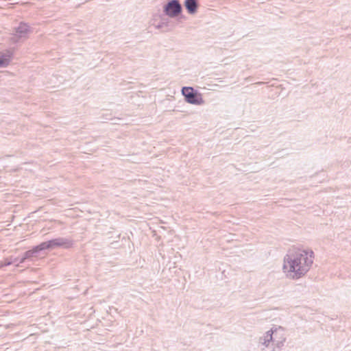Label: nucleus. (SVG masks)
Segmentation results:
<instances>
[{
	"instance_id": "5",
	"label": "nucleus",
	"mask_w": 351,
	"mask_h": 351,
	"mask_svg": "<svg viewBox=\"0 0 351 351\" xmlns=\"http://www.w3.org/2000/svg\"><path fill=\"white\" fill-rule=\"evenodd\" d=\"M165 14L171 17L177 16L182 12V6L178 0H171L164 7Z\"/></svg>"
},
{
	"instance_id": "10",
	"label": "nucleus",
	"mask_w": 351,
	"mask_h": 351,
	"mask_svg": "<svg viewBox=\"0 0 351 351\" xmlns=\"http://www.w3.org/2000/svg\"><path fill=\"white\" fill-rule=\"evenodd\" d=\"M12 52L7 51L5 53H0V68L7 66L12 57Z\"/></svg>"
},
{
	"instance_id": "1",
	"label": "nucleus",
	"mask_w": 351,
	"mask_h": 351,
	"mask_svg": "<svg viewBox=\"0 0 351 351\" xmlns=\"http://www.w3.org/2000/svg\"><path fill=\"white\" fill-rule=\"evenodd\" d=\"M313 261L312 250L292 248L284 257L283 270L288 278L298 280L310 270Z\"/></svg>"
},
{
	"instance_id": "6",
	"label": "nucleus",
	"mask_w": 351,
	"mask_h": 351,
	"mask_svg": "<svg viewBox=\"0 0 351 351\" xmlns=\"http://www.w3.org/2000/svg\"><path fill=\"white\" fill-rule=\"evenodd\" d=\"M42 249H40V244L36 247H34L32 250H28L25 252L23 256L19 260V263L16 264V267H19L20 264L23 263L26 259H29L34 256V255L38 253L40 251H42Z\"/></svg>"
},
{
	"instance_id": "4",
	"label": "nucleus",
	"mask_w": 351,
	"mask_h": 351,
	"mask_svg": "<svg viewBox=\"0 0 351 351\" xmlns=\"http://www.w3.org/2000/svg\"><path fill=\"white\" fill-rule=\"evenodd\" d=\"M14 33L10 38L12 43H18L24 40L27 38V34L29 33V27L26 23H21L20 25L15 27Z\"/></svg>"
},
{
	"instance_id": "13",
	"label": "nucleus",
	"mask_w": 351,
	"mask_h": 351,
	"mask_svg": "<svg viewBox=\"0 0 351 351\" xmlns=\"http://www.w3.org/2000/svg\"><path fill=\"white\" fill-rule=\"evenodd\" d=\"M5 261H13L12 262V264L13 263H19V258H12V257H10V258H7L5 259Z\"/></svg>"
},
{
	"instance_id": "7",
	"label": "nucleus",
	"mask_w": 351,
	"mask_h": 351,
	"mask_svg": "<svg viewBox=\"0 0 351 351\" xmlns=\"http://www.w3.org/2000/svg\"><path fill=\"white\" fill-rule=\"evenodd\" d=\"M184 4L189 14H193L197 12L198 7L197 0H185Z\"/></svg>"
},
{
	"instance_id": "2",
	"label": "nucleus",
	"mask_w": 351,
	"mask_h": 351,
	"mask_svg": "<svg viewBox=\"0 0 351 351\" xmlns=\"http://www.w3.org/2000/svg\"><path fill=\"white\" fill-rule=\"evenodd\" d=\"M286 338L284 336V330L282 328H271L265 332V334L260 337V343L264 345L265 347H268L269 343L276 346L278 348L282 347L285 341Z\"/></svg>"
},
{
	"instance_id": "14",
	"label": "nucleus",
	"mask_w": 351,
	"mask_h": 351,
	"mask_svg": "<svg viewBox=\"0 0 351 351\" xmlns=\"http://www.w3.org/2000/svg\"><path fill=\"white\" fill-rule=\"evenodd\" d=\"M164 27V23L162 22L161 23L158 24L157 26H156V28L157 29H160V28H162Z\"/></svg>"
},
{
	"instance_id": "3",
	"label": "nucleus",
	"mask_w": 351,
	"mask_h": 351,
	"mask_svg": "<svg viewBox=\"0 0 351 351\" xmlns=\"http://www.w3.org/2000/svg\"><path fill=\"white\" fill-rule=\"evenodd\" d=\"M182 94L185 100L193 104H202L204 103L202 95L190 86H185L182 88Z\"/></svg>"
},
{
	"instance_id": "9",
	"label": "nucleus",
	"mask_w": 351,
	"mask_h": 351,
	"mask_svg": "<svg viewBox=\"0 0 351 351\" xmlns=\"http://www.w3.org/2000/svg\"><path fill=\"white\" fill-rule=\"evenodd\" d=\"M58 247H63L65 249L71 248L73 246L74 242L70 238L58 237Z\"/></svg>"
},
{
	"instance_id": "8",
	"label": "nucleus",
	"mask_w": 351,
	"mask_h": 351,
	"mask_svg": "<svg viewBox=\"0 0 351 351\" xmlns=\"http://www.w3.org/2000/svg\"><path fill=\"white\" fill-rule=\"evenodd\" d=\"M56 247H58V238L43 242L40 244V249L43 250H51Z\"/></svg>"
},
{
	"instance_id": "11",
	"label": "nucleus",
	"mask_w": 351,
	"mask_h": 351,
	"mask_svg": "<svg viewBox=\"0 0 351 351\" xmlns=\"http://www.w3.org/2000/svg\"><path fill=\"white\" fill-rule=\"evenodd\" d=\"M106 120L110 121L112 124H119V121H121V119L119 117H109L106 118Z\"/></svg>"
},
{
	"instance_id": "12",
	"label": "nucleus",
	"mask_w": 351,
	"mask_h": 351,
	"mask_svg": "<svg viewBox=\"0 0 351 351\" xmlns=\"http://www.w3.org/2000/svg\"><path fill=\"white\" fill-rule=\"evenodd\" d=\"M12 262L13 261H0V268L3 267H5V266H8V265H10L12 264Z\"/></svg>"
}]
</instances>
